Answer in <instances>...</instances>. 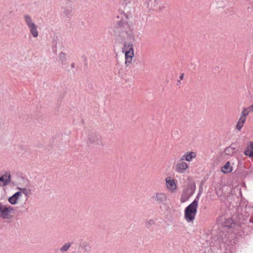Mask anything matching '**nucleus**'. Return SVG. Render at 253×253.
Returning <instances> with one entry per match:
<instances>
[{
    "label": "nucleus",
    "instance_id": "nucleus-9",
    "mask_svg": "<svg viewBox=\"0 0 253 253\" xmlns=\"http://www.w3.org/2000/svg\"><path fill=\"white\" fill-rule=\"evenodd\" d=\"M22 196L21 192H17L12 196L10 197L8 199V201L11 205H16L18 203L19 199Z\"/></svg>",
    "mask_w": 253,
    "mask_h": 253
},
{
    "label": "nucleus",
    "instance_id": "nucleus-18",
    "mask_svg": "<svg viewBox=\"0 0 253 253\" xmlns=\"http://www.w3.org/2000/svg\"><path fill=\"white\" fill-rule=\"evenodd\" d=\"M19 189L20 190V192H21L22 194L23 193L27 196H29L31 193V190L29 189H27L26 188H20Z\"/></svg>",
    "mask_w": 253,
    "mask_h": 253
},
{
    "label": "nucleus",
    "instance_id": "nucleus-6",
    "mask_svg": "<svg viewBox=\"0 0 253 253\" xmlns=\"http://www.w3.org/2000/svg\"><path fill=\"white\" fill-rule=\"evenodd\" d=\"M188 164L181 160V159L176 164L175 166V171L179 173H183L188 169Z\"/></svg>",
    "mask_w": 253,
    "mask_h": 253
},
{
    "label": "nucleus",
    "instance_id": "nucleus-8",
    "mask_svg": "<svg viewBox=\"0 0 253 253\" xmlns=\"http://www.w3.org/2000/svg\"><path fill=\"white\" fill-rule=\"evenodd\" d=\"M10 175L7 173L0 175V187L5 186L10 182Z\"/></svg>",
    "mask_w": 253,
    "mask_h": 253
},
{
    "label": "nucleus",
    "instance_id": "nucleus-4",
    "mask_svg": "<svg viewBox=\"0 0 253 253\" xmlns=\"http://www.w3.org/2000/svg\"><path fill=\"white\" fill-rule=\"evenodd\" d=\"M24 20L33 37L37 38L39 36L37 26L33 22L31 17L28 15H25Z\"/></svg>",
    "mask_w": 253,
    "mask_h": 253
},
{
    "label": "nucleus",
    "instance_id": "nucleus-7",
    "mask_svg": "<svg viewBox=\"0 0 253 253\" xmlns=\"http://www.w3.org/2000/svg\"><path fill=\"white\" fill-rule=\"evenodd\" d=\"M193 193V191L192 189L190 188H187L185 189L183 192L182 193V194L181 195L180 197V202L182 203H185L186 202L189 198L191 196V195Z\"/></svg>",
    "mask_w": 253,
    "mask_h": 253
},
{
    "label": "nucleus",
    "instance_id": "nucleus-22",
    "mask_svg": "<svg viewBox=\"0 0 253 253\" xmlns=\"http://www.w3.org/2000/svg\"><path fill=\"white\" fill-rule=\"evenodd\" d=\"M183 77H184V74H182L180 75V80H183Z\"/></svg>",
    "mask_w": 253,
    "mask_h": 253
},
{
    "label": "nucleus",
    "instance_id": "nucleus-19",
    "mask_svg": "<svg viewBox=\"0 0 253 253\" xmlns=\"http://www.w3.org/2000/svg\"><path fill=\"white\" fill-rule=\"evenodd\" d=\"M71 245V244L70 243H68V244H65L61 249H60V251L63 253V252H65L66 251H67L69 248L70 247Z\"/></svg>",
    "mask_w": 253,
    "mask_h": 253
},
{
    "label": "nucleus",
    "instance_id": "nucleus-12",
    "mask_svg": "<svg viewBox=\"0 0 253 253\" xmlns=\"http://www.w3.org/2000/svg\"><path fill=\"white\" fill-rule=\"evenodd\" d=\"M232 170L233 168L231 166L230 162H226L221 169V171L224 173H230L232 172Z\"/></svg>",
    "mask_w": 253,
    "mask_h": 253
},
{
    "label": "nucleus",
    "instance_id": "nucleus-20",
    "mask_svg": "<svg viewBox=\"0 0 253 253\" xmlns=\"http://www.w3.org/2000/svg\"><path fill=\"white\" fill-rule=\"evenodd\" d=\"M59 58L62 61H64L65 59V54L63 53H61L59 55Z\"/></svg>",
    "mask_w": 253,
    "mask_h": 253
},
{
    "label": "nucleus",
    "instance_id": "nucleus-14",
    "mask_svg": "<svg viewBox=\"0 0 253 253\" xmlns=\"http://www.w3.org/2000/svg\"><path fill=\"white\" fill-rule=\"evenodd\" d=\"M156 199L160 203H165L167 201V195L164 193H158L155 196Z\"/></svg>",
    "mask_w": 253,
    "mask_h": 253
},
{
    "label": "nucleus",
    "instance_id": "nucleus-13",
    "mask_svg": "<svg viewBox=\"0 0 253 253\" xmlns=\"http://www.w3.org/2000/svg\"><path fill=\"white\" fill-rule=\"evenodd\" d=\"M245 155L250 157H253V141L248 144L246 150L244 152Z\"/></svg>",
    "mask_w": 253,
    "mask_h": 253
},
{
    "label": "nucleus",
    "instance_id": "nucleus-3",
    "mask_svg": "<svg viewBox=\"0 0 253 253\" xmlns=\"http://www.w3.org/2000/svg\"><path fill=\"white\" fill-rule=\"evenodd\" d=\"M13 208L7 207L0 203V218L4 219H10L13 216Z\"/></svg>",
    "mask_w": 253,
    "mask_h": 253
},
{
    "label": "nucleus",
    "instance_id": "nucleus-1",
    "mask_svg": "<svg viewBox=\"0 0 253 253\" xmlns=\"http://www.w3.org/2000/svg\"><path fill=\"white\" fill-rule=\"evenodd\" d=\"M198 207V200L195 199L184 210V218L188 222H192L195 218Z\"/></svg>",
    "mask_w": 253,
    "mask_h": 253
},
{
    "label": "nucleus",
    "instance_id": "nucleus-16",
    "mask_svg": "<svg viewBox=\"0 0 253 253\" xmlns=\"http://www.w3.org/2000/svg\"><path fill=\"white\" fill-rule=\"evenodd\" d=\"M224 153L226 155L232 156L235 153V148L229 146L225 149Z\"/></svg>",
    "mask_w": 253,
    "mask_h": 253
},
{
    "label": "nucleus",
    "instance_id": "nucleus-15",
    "mask_svg": "<svg viewBox=\"0 0 253 253\" xmlns=\"http://www.w3.org/2000/svg\"><path fill=\"white\" fill-rule=\"evenodd\" d=\"M246 121V119L240 116V117L236 125V128L238 130L240 131L241 130L242 128L243 127L244 125L245 124Z\"/></svg>",
    "mask_w": 253,
    "mask_h": 253
},
{
    "label": "nucleus",
    "instance_id": "nucleus-2",
    "mask_svg": "<svg viewBox=\"0 0 253 253\" xmlns=\"http://www.w3.org/2000/svg\"><path fill=\"white\" fill-rule=\"evenodd\" d=\"M123 52L125 54V65L126 67H128L131 64L134 56L133 44L131 43H125Z\"/></svg>",
    "mask_w": 253,
    "mask_h": 253
},
{
    "label": "nucleus",
    "instance_id": "nucleus-11",
    "mask_svg": "<svg viewBox=\"0 0 253 253\" xmlns=\"http://www.w3.org/2000/svg\"><path fill=\"white\" fill-rule=\"evenodd\" d=\"M253 112V105L243 109L241 112V117L247 119V117L250 113Z\"/></svg>",
    "mask_w": 253,
    "mask_h": 253
},
{
    "label": "nucleus",
    "instance_id": "nucleus-10",
    "mask_svg": "<svg viewBox=\"0 0 253 253\" xmlns=\"http://www.w3.org/2000/svg\"><path fill=\"white\" fill-rule=\"evenodd\" d=\"M196 153L194 152H187L182 156L181 159V160H185L187 162H191L193 159L196 157Z\"/></svg>",
    "mask_w": 253,
    "mask_h": 253
},
{
    "label": "nucleus",
    "instance_id": "nucleus-21",
    "mask_svg": "<svg viewBox=\"0 0 253 253\" xmlns=\"http://www.w3.org/2000/svg\"><path fill=\"white\" fill-rule=\"evenodd\" d=\"M122 1L123 2V3L126 4L128 0H122Z\"/></svg>",
    "mask_w": 253,
    "mask_h": 253
},
{
    "label": "nucleus",
    "instance_id": "nucleus-5",
    "mask_svg": "<svg viewBox=\"0 0 253 253\" xmlns=\"http://www.w3.org/2000/svg\"><path fill=\"white\" fill-rule=\"evenodd\" d=\"M166 187L168 191L171 193H174L177 189L176 180L170 176H168L165 179Z\"/></svg>",
    "mask_w": 253,
    "mask_h": 253
},
{
    "label": "nucleus",
    "instance_id": "nucleus-17",
    "mask_svg": "<svg viewBox=\"0 0 253 253\" xmlns=\"http://www.w3.org/2000/svg\"><path fill=\"white\" fill-rule=\"evenodd\" d=\"M126 38L131 41L134 40V34L132 30H130L129 31L126 32Z\"/></svg>",
    "mask_w": 253,
    "mask_h": 253
}]
</instances>
